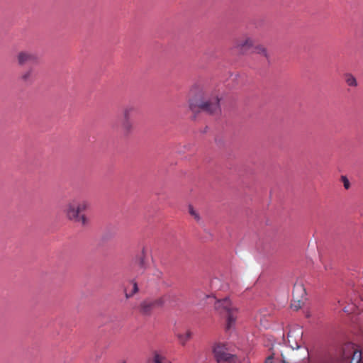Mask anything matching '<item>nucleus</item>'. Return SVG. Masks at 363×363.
<instances>
[{"mask_svg":"<svg viewBox=\"0 0 363 363\" xmlns=\"http://www.w3.org/2000/svg\"><path fill=\"white\" fill-rule=\"evenodd\" d=\"M341 180L342 182H343V185H344V187L346 189H350V183L348 180V179L347 178L346 176H342L341 177Z\"/></svg>","mask_w":363,"mask_h":363,"instance_id":"412c9836","label":"nucleus"},{"mask_svg":"<svg viewBox=\"0 0 363 363\" xmlns=\"http://www.w3.org/2000/svg\"><path fill=\"white\" fill-rule=\"evenodd\" d=\"M157 298L155 300H145L141 302L140 311L145 315H149L155 308H160V306L156 304Z\"/></svg>","mask_w":363,"mask_h":363,"instance_id":"6e6552de","label":"nucleus"},{"mask_svg":"<svg viewBox=\"0 0 363 363\" xmlns=\"http://www.w3.org/2000/svg\"><path fill=\"white\" fill-rule=\"evenodd\" d=\"M300 307L299 306H295L296 309H298V308Z\"/></svg>","mask_w":363,"mask_h":363,"instance_id":"b1692460","label":"nucleus"},{"mask_svg":"<svg viewBox=\"0 0 363 363\" xmlns=\"http://www.w3.org/2000/svg\"><path fill=\"white\" fill-rule=\"evenodd\" d=\"M291 337V332H289V335H288V337Z\"/></svg>","mask_w":363,"mask_h":363,"instance_id":"5701e85b","label":"nucleus"},{"mask_svg":"<svg viewBox=\"0 0 363 363\" xmlns=\"http://www.w3.org/2000/svg\"><path fill=\"white\" fill-rule=\"evenodd\" d=\"M215 310L220 315L226 316V330H230L238 318V308L228 297L217 299L214 303Z\"/></svg>","mask_w":363,"mask_h":363,"instance_id":"f257e3e1","label":"nucleus"},{"mask_svg":"<svg viewBox=\"0 0 363 363\" xmlns=\"http://www.w3.org/2000/svg\"><path fill=\"white\" fill-rule=\"evenodd\" d=\"M345 82L347 85L350 86H356L357 84L355 77L351 74H347L345 75Z\"/></svg>","mask_w":363,"mask_h":363,"instance_id":"6ab92c4d","label":"nucleus"},{"mask_svg":"<svg viewBox=\"0 0 363 363\" xmlns=\"http://www.w3.org/2000/svg\"><path fill=\"white\" fill-rule=\"evenodd\" d=\"M35 78V69L33 67L30 66L26 70H24L21 76L20 79L22 82L26 83H31L33 82Z\"/></svg>","mask_w":363,"mask_h":363,"instance_id":"9d476101","label":"nucleus"},{"mask_svg":"<svg viewBox=\"0 0 363 363\" xmlns=\"http://www.w3.org/2000/svg\"><path fill=\"white\" fill-rule=\"evenodd\" d=\"M69 220L74 222L80 223L82 226H86L89 224V219L84 214H77L76 218H68Z\"/></svg>","mask_w":363,"mask_h":363,"instance_id":"f3484780","label":"nucleus"},{"mask_svg":"<svg viewBox=\"0 0 363 363\" xmlns=\"http://www.w3.org/2000/svg\"><path fill=\"white\" fill-rule=\"evenodd\" d=\"M130 287H131V289H129L128 287H127L125 290V297L127 298H129L130 297L133 296L138 291V284L135 281H132L130 283Z\"/></svg>","mask_w":363,"mask_h":363,"instance_id":"dca6fc26","label":"nucleus"},{"mask_svg":"<svg viewBox=\"0 0 363 363\" xmlns=\"http://www.w3.org/2000/svg\"><path fill=\"white\" fill-rule=\"evenodd\" d=\"M178 301L179 294L172 291L157 298L156 304L160 306V308L164 306L174 307Z\"/></svg>","mask_w":363,"mask_h":363,"instance_id":"423d86ee","label":"nucleus"},{"mask_svg":"<svg viewBox=\"0 0 363 363\" xmlns=\"http://www.w3.org/2000/svg\"><path fill=\"white\" fill-rule=\"evenodd\" d=\"M89 207V203L87 201H73L67 205L65 213L67 218H76L77 214H79L80 212L86 211Z\"/></svg>","mask_w":363,"mask_h":363,"instance_id":"39448f33","label":"nucleus"},{"mask_svg":"<svg viewBox=\"0 0 363 363\" xmlns=\"http://www.w3.org/2000/svg\"><path fill=\"white\" fill-rule=\"evenodd\" d=\"M255 39L249 35H245L236 42V47L242 51H247L254 47Z\"/></svg>","mask_w":363,"mask_h":363,"instance_id":"0eeeda50","label":"nucleus"},{"mask_svg":"<svg viewBox=\"0 0 363 363\" xmlns=\"http://www.w3.org/2000/svg\"><path fill=\"white\" fill-rule=\"evenodd\" d=\"M119 130L122 135L125 137L129 136L134 130L133 121L122 119Z\"/></svg>","mask_w":363,"mask_h":363,"instance_id":"1a4fd4ad","label":"nucleus"},{"mask_svg":"<svg viewBox=\"0 0 363 363\" xmlns=\"http://www.w3.org/2000/svg\"><path fill=\"white\" fill-rule=\"evenodd\" d=\"M192 332L191 330H186L184 333H180L177 335L179 342L181 345H185L186 342L191 338Z\"/></svg>","mask_w":363,"mask_h":363,"instance_id":"ddd939ff","label":"nucleus"},{"mask_svg":"<svg viewBox=\"0 0 363 363\" xmlns=\"http://www.w3.org/2000/svg\"><path fill=\"white\" fill-rule=\"evenodd\" d=\"M189 213L191 216H192L196 220H199L200 217L194 208L192 206H189Z\"/></svg>","mask_w":363,"mask_h":363,"instance_id":"aec40b11","label":"nucleus"},{"mask_svg":"<svg viewBox=\"0 0 363 363\" xmlns=\"http://www.w3.org/2000/svg\"><path fill=\"white\" fill-rule=\"evenodd\" d=\"M273 357L272 356L267 357L266 360V363H272V362Z\"/></svg>","mask_w":363,"mask_h":363,"instance_id":"4be33fe9","label":"nucleus"},{"mask_svg":"<svg viewBox=\"0 0 363 363\" xmlns=\"http://www.w3.org/2000/svg\"><path fill=\"white\" fill-rule=\"evenodd\" d=\"M213 354L218 363H240L238 357L228 352L224 345H216L213 347Z\"/></svg>","mask_w":363,"mask_h":363,"instance_id":"7ed1b4c3","label":"nucleus"},{"mask_svg":"<svg viewBox=\"0 0 363 363\" xmlns=\"http://www.w3.org/2000/svg\"><path fill=\"white\" fill-rule=\"evenodd\" d=\"M220 99L217 95L210 98H203L196 100L195 102H189V108L192 111H196L197 109L206 111L210 113H215L220 111Z\"/></svg>","mask_w":363,"mask_h":363,"instance_id":"f03ea898","label":"nucleus"},{"mask_svg":"<svg viewBox=\"0 0 363 363\" xmlns=\"http://www.w3.org/2000/svg\"><path fill=\"white\" fill-rule=\"evenodd\" d=\"M122 363H125V362H122Z\"/></svg>","mask_w":363,"mask_h":363,"instance_id":"393cba45","label":"nucleus"},{"mask_svg":"<svg viewBox=\"0 0 363 363\" xmlns=\"http://www.w3.org/2000/svg\"><path fill=\"white\" fill-rule=\"evenodd\" d=\"M135 108L133 106H127L123 110V118L124 120H133L132 115Z\"/></svg>","mask_w":363,"mask_h":363,"instance_id":"2eb2a0df","label":"nucleus"},{"mask_svg":"<svg viewBox=\"0 0 363 363\" xmlns=\"http://www.w3.org/2000/svg\"><path fill=\"white\" fill-rule=\"evenodd\" d=\"M16 58L19 67H24L26 65H37L39 60L38 55L29 50H21L18 52Z\"/></svg>","mask_w":363,"mask_h":363,"instance_id":"20e7f679","label":"nucleus"},{"mask_svg":"<svg viewBox=\"0 0 363 363\" xmlns=\"http://www.w3.org/2000/svg\"><path fill=\"white\" fill-rule=\"evenodd\" d=\"M292 293L294 298L296 299L298 302H300V298H303L306 295V290L301 283H296L294 286Z\"/></svg>","mask_w":363,"mask_h":363,"instance_id":"9b49d317","label":"nucleus"},{"mask_svg":"<svg viewBox=\"0 0 363 363\" xmlns=\"http://www.w3.org/2000/svg\"><path fill=\"white\" fill-rule=\"evenodd\" d=\"M255 52L264 57L267 61H269V54L264 46L262 45H256L255 47Z\"/></svg>","mask_w":363,"mask_h":363,"instance_id":"4468645a","label":"nucleus"},{"mask_svg":"<svg viewBox=\"0 0 363 363\" xmlns=\"http://www.w3.org/2000/svg\"><path fill=\"white\" fill-rule=\"evenodd\" d=\"M135 264L143 272L146 267V262L145 259V250L143 249L142 254L135 259Z\"/></svg>","mask_w":363,"mask_h":363,"instance_id":"a211bd4d","label":"nucleus"},{"mask_svg":"<svg viewBox=\"0 0 363 363\" xmlns=\"http://www.w3.org/2000/svg\"><path fill=\"white\" fill-rule=\"evenodd\" d=\"M150 363H167L168 361L164 355H162L157 351H155L152 353V358L150 359Z\"/></svg>","mask_w":363,"mask_h":363,"instance_id":"f8f14e48","label":"nucleus"}]
</instances>
